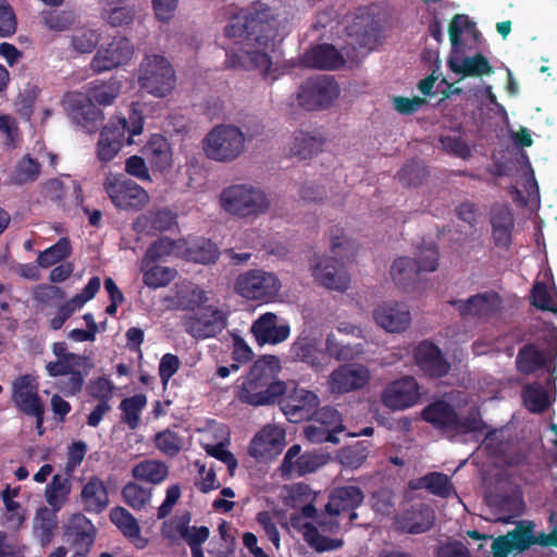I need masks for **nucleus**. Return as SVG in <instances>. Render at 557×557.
<instances>
[{"mask_svg":"<svg viewBox=\"0 0 557 557\" xmlns=\"http://www.w3.org/2000/svg\"><path fill=\"white\" fill-rule=\"evenodd\" d=\"M284 436L274 428L265 426L255 435L249 446V454L257 458H265L271 451L282 445Z\"/></svg>","mask_w":557,"mask_h":557,"instance_id":"43","label":"nucleus"},{"mask_svg":"<svg viewBox=\"0 0 557 557\" xmlns=\"http://www.w3.org/2000/svg\"><path fill=\"white\" fill-rule=\"evenodd\" d=\"M141 150L153 170L163 172L170 168L172 162L171 148L164 136L153 134Z\"/></svg>","mask_w":557,"mask_h":557,"instance_id":"34","label":"nucleus"},{"mask_svg":"<svg viewBox=\"0 0 557 557\" xmlns=\"http://www.w3.org/2000/svg\"><path fill=\"white\" fill-rule=\"evenodd\" d=\"M369 379L370 372L366 367L343 364L331 373L329 386L333 393H349L362 388Z\"/></svg>","mask_w":557,"mask_h":557,"instance_id":"23","label":"nucleus"},{"mask_svg":"<svg viewBox=\"0 0 557 557\" xmlns=\"http://www.w3.org/2000/svg\"><path fill=\"white\" fill-rule=\"evenodd\" d=\"M111 522L128 537H139V524L136 518L125 508L116 506L110 511Z\"/></svg>","mask_w":557,"mask_h":557,"instance_id":"53","label":"nucleus"},{"mask_svg":"<svg viewBox=\"0 0 557 557\" xmlns=\"http://www.w3.org/2000/svg\"><path fill=\"white\" fill-rule=\"evenodd\" d=\"M534 524L532 521H521L507 532L508 539L516 553H523L534 545Z\"/></svg>","mask_w":557,"mask_h":557,"instance_id":"52","label":"nucleus"},{"mask_svg":"<svg viewBox=\"0 0 557 557\" xmlns=\"http://www.w3.org/2000/svg\"><path fill=\"white\" fill-rule=\"evenodd\" d=\"M245 147V136L233 125L215 126L205 138V151L208 158L231 162L239 157Z\"/></svg>","mask_w":557,"mask_h":557,"instance_id":"6","label":"nucleus"},{"mask_svg":"<svg viewBox=\"0 0 557 557\" xmlns=\"http://www.w3.org/2000/svg\"><path fill=\"white\" fill-rule=\"evenodd\" d=\"M377 325L391 333L405 331L411 321L410 311L403 304H383L373 311Z\"/></svg>","mask_w":557,"mask_h":557,"instance_id":"26","label":"nucleus"},{"mask_svg":"<svg viewBox=\"0 0 557 557\" xmlns=\"http://www.w3.org/2000/svg\"><path fill=\"white\" fill-rule=\"evenodd\" d=\"M546 358L534 344H527L518 351L516 363L522 374H531L545 366Z\"/></svg>","mask_w":557,"mask_h":557,"instance_id":"46","label":"nucleus"},{"mask_svg":"<svg viewBox=\"0 0 557 557\" xmlns=\"http://www.w3.org/2000/svg\"><path fill=\"white\" fill-rule=\"evenodd\" d=\"M277 400L287 420L293 423L309 419L320 403L317 394L304 388H294L290 394L280 396Z\"/></svg>","mask_w":557,"mask_h":557,"instance_id":"17","label":"nucleus"},{"mask_svg":"<svg viewBox=\"0 0 557 557\" xmlns=\"http://www.w3.org/2000/svg\"><path fill=\"white\" fill-rule=\"evenodd\" d=\"M64 535L75 549V556L84 557L95 543L97 529L83 513H76L69 520Z\"/></svg>","mask_w":557,"mask_h":557,"instance_id":"20","label":"nucleus"},{"mask_svg":"<svg viewBox=\"0 0 557 557\" xmlns=\"http://www.w3.org/2000/svg\"><path fill=\"white\" fill-rule=\"evenodd\" d=\"M339 95V87L330 75L307 78L297 92L298 104L308 111L324 110L332 106Z\"/></svg>","mask_w":557,"mask_h":557,"instance_id":"8","label":"nucleus"},{"mask_svg":"<svg viewBox=\"0 0 557 557\" xmlns=\"http://www.w3.org/2000/svg\"><path fill=\"white\" fill-rule=\"evenodd\" d=\"M531 304L542 310L557 313V304L547 285L543 281H535L531 289Z\"/></svg>","mask_w":557,"mask_h":557,"instance_id":"57","label":"nucleus"},{"mask_svg":"<svg viewBox=\"0 0 557 557\" xmlns=\"http://www.w3.org/2000/svg\"><path fill=\"white\" fill-rule=\"evenodd\" d=\"M145 227L156 232H166L178 227L177 213L169 208L150 210L145 214Z\"/></svg>","mask_w":557,"mask_h":557,"instance_id":"48","label":"nucleus"},{"mask_svg":"<svg viewBox=\"0 0 557 557\" xmlns=\"http://www.w3.org/2000/svg\"><path fill=\"white\" fill-rule=\"evenodd\" d=\"M380 33L377 22L370 15L357 16L349 27V35L356 36L358 45L370 50L377 44Z\"/></svg>","mask_w":557,"mask_h":557,"instance_id":"39","label":"nucleus"},{"mask_svg":"<svg viewBox=\"0 0 557 557\" xmlns=\"http://www.w3.org/2000/svg\"><path fill=\"white\" fill-rule=\"evenodd\" d=\"M72 253L71 240L67 237H61L52 246L37 256V263L42 269H48L70 257Z\"/></svg>","mask_w":557,"mask_h":557,"instance_id":"47","label":"nucleus"},{"mask_svg":"<svg viewBox=\"0 0 557 557\" xmlns=\"http://www.w3.org/2000/svg\"><path fill=\"white\" fill-rule=\"evenodd\" d=\"M88 358L83 355H67L65 358L49 361L46 371L49 376H67L62 382L63 391L67 395L78 394L84 386L85 376L88 374Z\"/></svg>","mask_w":557,"mask_h":557,"instance_id":"12","label":"nucleus"},{"mask_svg":"<svg viewBox=\"0 0 557 557\" xmlns=\"http://www.w3.org/2000/svg\"><path fill=\"white\" fill-rule=\"evenodd\" d=\"M435 521L434 510L424 503L410 506L395 519L398 530L409 534H421L429 531Z\"/></svg>","mask_w":557,"mask_h":557,"instance_id":"24","label":"nucleus"},{"mask_svg":"<svg viewBox=\"0 0 557 557\" xmlns=\"http://www.w3.org/2000/svg\"><path fill=\"white\" fill-rule=\"evenodd\" d=\"M227 311L213 305H202L183 319L185 332L196 339L216 337L227 326Z\"/></svg>","mask_w":557,"mask_h":557,"instance_id":"7","label":"nucleus"},{"mask_svg":"<svg viewBox=\"0 0 557 557\" xmlns=\"http://www.w3.org/2000/svg\"><path fill=\"white\" fill-rule=\"evenodd\" d=\"M221 208L240 219H255L270 208L267 194L250 184H235L225 187L220 194Z\"/></svg>","mask_w":557,"mask_h":557,"instance_id":"4","label":"nucleus"},{"mask_svg":"<svg viewBox=\"0 0 557 557\" xmlns=\"http://www.w3.org/2000/svg\"><path fill=\"white\" fill-rule=\"evenodd\" d=\"M372 508L383 516H391L395 511V494L391 488L382 487L372 494Z\"/></svg>","mask_w":557,"mask_h":557,"instance_id":"60","label":"nucleus"},{"mask_svg":"<svg viewBox=\"0 0 557 557\" xmlns=\"http://www.w3.org/2000/svg\"><path fill=\"white\" fill-rule=\"evenodd\" d=\"M77 22V15L73 11H50L42 15L44 25L52 32H65Z\"/></svg>","mask_w":557,"mask_h":557,"instance_id":"56","label":"nucleus"},{"mask_svg":"<svg viewBox=\"0 0 557 557\" xmlns=\"http://www.w3.org/2000/svg\"><path fill=\"white\" fill-rule=\"evenodd\" d=\"M81 499L86 512H103L110 503L104 482L99 476L91 475L82 487Z\"/></svg>","mask_w":557,"mask_h":557,"instance_id":"28","label":"nucleus"},{"mask_svg":"<svg viewBox=\"0 0 557 557\" xmlns=\"http://www.w3.org/2000/svg\"><path fill=\"white\" fill-rule=\"evenodd\" d=\"M101 17L113 27H122L133 22L134 8L127 0H101Z\"/></svg>","mask_w":557,"mask_h":557,"instance_id":"35","label":"nucleus"},{"mask_svg":"<svg viewBox=\"0 0 557 557\" xmlns=\"http://www.w3.org/2000/svg\"><path fill=\"white\" fill-rule=\"evenodd\" d=\"M486 428L485 422L481 418L479 411H471L466 417L461 418L457 413V424L455 425L454 433L467 434L474 432H482Z\"/></svg>","mask_w":557,"mask_h":557,"instance_id":"63","label":"nucleus"},{"mask_svg":"<svg viewBox=\"0 0 557 557\" xmlns=\"http://www.w3.org/2000/svg\"><path fill=\"white\" fill-rule=\"evenodd\" d=\"M438 249L434 244L421 247L417 257L413 259L419 273L434 272L438 267Z\"/></svg>","mask_w":557,"mask_h":557,"instance_id":"61","label":"nucleus"},{"mask_svg":"<svg viewBox=\"0 0 557 557\" xmlns=\"http://www.w3.org/2000/svg\"><path fill=\"white\" fill-rule=\"evenodd\" d=\"M72 475L54 474L51 481L46 485L45 498L47 504L53 509L59 511L67 503L72 491Z\"/></svg>","mask_w":557,"mask_h":557,"instance_id":"38","label":"nucleus"},{"mask_svg":"<svg viewBox=\"0 0 557 557\" xmlns=\"http://www.w3.org/2000/svg\"><path fill=\"white\" fill-rule=\"evenodd\" d=\"M522 398L525 408L532 413H543L550 406L547 391L537 383L524 386Z\"/></svg>","mask_w":557,"mask_h":557,"instance_id":"50","label":"nucleus"},{"mask_svg":"<svg viewBox=\"0 0 557 557\" xmlns=\"http://www.w3.org/2000/svg\"><path fill=\"white\" fill-rule=\"evenodd\" d=\"M169 468L163 461L144 460L141 461V481L159 484L165 480Z\"/></svg>","mask_w":557,"mask_h":557,"instance_id":"59","label":"nucleus"},{"mask_svg":"<svg viewBox=\"0 0 557 557\" xmlns=\"http://www.w3.org/2000/svg\"><path fill=\"white\" fill-rule=\"evenodd\" d=\"M141 267L143 272V281L144 283L152 288H159L166 286L170 284L175 276L177 275V271L174 268L162 267V265H151L146 267L143 263Z\"/></svg>","mask_w":557,"mask_h":557,"instance_id":"51","label":"nucleus"},{"mask_svg":"<svg viewBox=\"0 0 557 557\" xmlns=\"http://www.w3.org/2000/svg\"><path fill=\"white\" fill-rule=\"evenodd\" d=\"M121 92V83L115 78L94 81L89 84L86 99L95 104L111 106Z\"/></svg>","mask_w":557,"mask_h":557,"instance_id":"42","label":"nucleus"},{"mask_svg":"<svg viewBox=\"0 0 557 557\" xmlns=\"http://www.w3.org/2000/svg\"><path fill=\"white\" fill-rule=\"evenodd\" d=\"M224 35L253 49H240L239 52H226L228 67L258 70L263 75L269 74L272 60L265 49L275 36L274 21L270 9L247 10L231 18L225 26Z\"/></svg>","mask_w":557,"mask_h":557,"instance_id":"1","label":"nucleus"},{"mask_svg":"<svg viewBox=\"0 0 557 557\" xmlns=\"http://www.w3.org/2000/svg\"><path fill=\"white\" fill-rule=\"evenodd\" d=\"M419 271L416 261L408 257H399L391 267V275L395 284L403 289H408L418 281Z\"/></svg>","mask_w":557,"mask_h":557,"instance_id":"44","label":"nucleus"},{"mask_svg":"<svg viewBox=\"0 0 557 557\" xmlns=\"http://www.w3.org/2000/svg\"><path fill=\"white\" fill-rule=\"evenodd\" d=\"M176 85V75L172 64L163 55H147L141 73V89L154 97L163 98Z\"/></svg>","mask_w":557,"mask_h":557,"instance_id":"9","label":"nucleus"},{"mask_svg":"<svg viewBox=\"0 0 557 557\" xmlns=\"http://www.w3.org/2000/svg\"><path fill=\"white\" fill-rule=\"evenodd\" d=\"M364 494L359 486L345 485L332 490L329 500L324 506V518H329L331 522L341 524L339 519L347 516L350 527L358 519L357 509L362 505Z\"/></svg>","mask_w":557,"mask_h":557,"instance_id":"10","label":"nucleus"},{"mask_svg":"<svg viewBox=\"0 0 557 557\" xmlns=\"http://www.w3.org/2000/svg\"><path fill=\"white\" fill-rule=\"evenodd\" d=\"M100 35L91 28H75L71 36V47L78 53H90L97 47Z\"/></svg>","mask_w":557,"mask_h":557,"instance_id":"55","label":"nucleus"},{"mask_svg":"<svg viewBox=\"0 0 557 557\" xmlns=\"http://www.w3.org/2000/svg\"><path fill=\"white\" fill-rule=\"evenodd\" d=\"M207 300L206 292L190 282L175 284L172 293L163 298L166 309L190 311L191 313Z\"/></svg>","mask_w":557,"mask_h":557,"instance_id":"21","label":"nucleus"},{"mask_svg":"<svg viewBox=\"0 0 557 557\" xmlns=\"http://www.w3.org/2000/svg\"><path fill=\"white\" fill-rule=\"evenodd\" d=\"M104 190L116 208L126 211H137L139 208V186L126 175L107 178Z\"/></svg>","mask_w":557,"mask_h":557,"instance_id":"19","label":"nucleus"},{"mask_svg":"<svg viewBox=\"0 0 557 557\" xmlns=\"http://www.w3.org/2000/svg\"><path fill=\"white\" fill-rule=\"evenodd\" d=\"M38 388V381L30 374L20 375L13 381L12 401L20 412L26 416L45 407Z\"/></svg>","mask_w":557,"mask_h":557,"instance_id":"18","label":"nucleus"},{"mask_svg":"<svg viewBox=\"0 0 557 557\" xmlns=\"http://www.w3.org/2000/svg\"><path fill=\"white\" fill-rule=\"evenodd\" d=\"M181 258L195 263L210 264L219 258V249L214 243L205 237L193 240L185 239V247L181 250Z\"/></svg>","mask_w":557,"mask_h":557,"instance_id":"32","label":"nucleus"},{"mask_svg":"<svg viewBox=\"0 0 557 557\" xmlns=\"http://www.w3.org/2000/svg\"><path fill=\"white\" fill-rule=\"evenodd\" d=\"M66 114L87 133H95L104 119V114L95 103L78 92H66L62 98Z\"/></svg>","mask_w":557,"mask_h":557,"instance_id":"13","label":"nucleus"},{"mask_svg":"<svg viewBox=\"0 0 557 557\" xmlns=\"http://www.w3.org/2000/svg\"><path fill=\"white\" fill-rule=\"evenodd\" d=\"M304 61L308 66L321 70H336L345 63L343 55L329 44L311 48L305 54Z\"/></svg>","mask_w":557,"mask_h":557,"instance_id":"33","label":"nucleus"},{"mask_svg":"<svg viewBox=\"0 0 557 557\" xmlns=\"http://www.w3.org/2000/svg\"><path fill=\"white\" fill-rule=\"evenodd\" d=\"M420 399V387L413 376H403L388 383L381 394V403L391 410H404Z\"/></svg>","mask_w":557,"mask_h":557,"instance_id":"15","label":"nucleus"},{"mask_svg":"<svg viewBox=\"0 0 557 557\" xmlns=\"http://www.w3.org/2000/svg\"><path fill=\"white\" fill-rule=\"evenodd\" d=\"M40 195L45 200L58 203L65 209V198L71 189L72 203L75 207L82 206L84 202V193L79 182L71 181V186L60 178H49L40 184Z\"/></svg>","mask_w":557,"mask_h":557,"instance_id":"27","label":"nucleus"},{"mask_svg":"<svg viewBox=\"0 0 557 557\" xmlns=\"http://www.w3.org/2000/svg\"><path fill=\"white\" fill-rule=\"evenodd\" d=\"M133 53V46L126 37H113L108 45L98 48L89 67L95 74L112 71L127 63Z\"/></svg>","mask_w":557,"mask_h":557,"instance_id":"14","label":"nucleus"},{"mask_svg":"<svg viewBox=\"0 0 557 557\" xmlns=\"http://www.w3.org/2000/svg\"><path fill=\"white\" fill-rule=\"evenodd\" d=\"M447 65L451 72L461 75V77L484 76L494 73V67L482 53L462 58L450 57Z\"/></svg>","mask_w":557,"mask_h":557,"instance_id":"29","label":"nucleus"},{"mask_svg":"<svg viewBox=\"0 0 557 557\" xmlns=\"http://www.w3.org/2000/svg\"><path fill=\"white\" fill-rule=\"evenodd\" d=\"M324 141V137L319 133L297 131L294 133L290 151L300 160H306L321 151Z\"/></svg>","mask_w":557,"mask_h":557,"instance_id":"41","label":"nucleus"},{"mask_svg":"<svg viewBox=\"0 0 557 557\" xmlns=\"http://www.w3.org/2000/svg\"><path fill=\"white\" fill-rule=\"evenodd\" d=\"M139 135V122L132 119L128 124L125 116H112L100 132L97 144V156L102 162L115 158L124 145H132L133 137Z\"/></svg>","mask_w":557,"mask_h":557,"instance_id":"5","label":"nucleus"},{"mask_svg":"<svg viewBox=\"0 0 557 557\" xmlns=\"http://www.w3.org/2000/svg\"><path fill=\"white\" fill-rule=\"evenodd\" d=\"M304 540L318 553L335 550L344 545V541L341 539H331L320 534L318 528L310 522L304 524Z\"/></svg>","mask_w":557,"mask_h":557,"instance_id":"49","label":"nucleus"},{"mask_svg":"<svg viewBox=\"0 0 557 557\" xmlns=\"http://www.w3.org/2000/svg\"><path fill=\"white\" fill-rule=\"evenodd\" d=\"M422 419L437 430L454 433L457 424V411L450 404L436 400L423 409Z\"/></svg>","mask_w":557,"mask_h":557,"instance_id":"30","label":"nucleus"},{"mask_svg":"<svg viewBox=\"0 0 557 557\" xmlns=\"http://www.w3.org/2000/svg\"><path fill=\"white\" fill-rule=\"evenodd\" d=\"M184 247L185 238L172 239L168 236H161L147 248L141 263L148 267L149 263L164 260L171 256L181 258V250Z\"/></svg>","mask_w":557,"mask_h":557,"instance_id":"36","label":"nucleus"},{"mask_svg":"<svg viewBox=\"0 0 557 557\" xmlns=\"http://www.w3.org/2000/svg\"><path fill=\"white\" fill-rule=\"evenodd\" d=\"M428 176L426 166L419 160L408 161L397 173L399 182L407 187H417Z\"/></svg>","mask_w":557,"mask_h":557,"instance_id":"54","label":"nucleus"},{"mask_svg":"<svg viewBox=\"0 0 557 557\" xmlns=\"http://www.w3.org/2000/svg\"><path fill=\"white\" fill-rule=\"evenodd\" d=\"M355 242L344 238L343 230L336 227L331 235V252L333 257H323L313 267L312 275L322 286L337 292H345L350 283V276L345 262L357 252Z\"/></svg>","mask_w":557,"mask_h":557,"instance_id":"2","label":"nucleus"},{"mask_svg":"<svg viewBox=\"0 0 557 557\" xmlns=\"http://www.w3.org/2000/svg\"><path fill=\"white\" fill-rule=\"evenodd\" d=\"M369 456V444L367 442H358L352 446H348L342 450V462L350 468L360 467Z\"/></svg>","mask_w":557,"mask_h":557,"instance_id":"58","label":"nucleus"},{"mask_svg":"<svg viewBox=\"0 0 557 557\" xmlns=\"http://www.w3.org/2000/svg\"><path fill=\"white\" fill-rule=\"evenodd\" d=\"M325 350L330 357L338 361L351 360L356 355V350L352 346L338 342L334 334L327 335L325 341Z\"/></svg>","mask_w":557,"mask_h":557,"instance_id":"62","label":"nucleus"},{"mask_svg":"<svg viewBox=\"0 0 557 557\" xmlns=\"http://www.w3.org/2000/svg\"><path fill=\"white\" fill-rule=\"evenodd\" d=\"M449 304L457 309L463 319L475 318L487 321L502 308V297L493 290L475 294L466 300H450Z\"/></svg>","mask_w":557,"mask_h":557,"instance_id":"16","label":"nucleus"},{"mask_svg":"<svg viewBox=\"0 0 557 557\" xmlns=\"http://www.w3.org/2000/svg\"><path fill=\"white\" fill-rule=\"evenodd\" d=\"M273 312L261 314L251 325V333L259 345H276L286 341L290 334L288 324H277Z\"/></svg>","mask_w":557,"mask_h":557,"instance_id":"25","label":"nucleus"},{"mask_svg":"<svg viewBox=\"0 0 557 557\" xmlns=\"http://www.w3.org/2000/svg\"><path fill=\"white\" fill-rule=\"evenodd\" d=\"M280 288V280L263 270H249L238 275L234 284L235 292L250 300L270 301Z\"/></svg>","mask_w":557,"mask_h":557,"instance_id":"11","label":"nucleus"},{"mask_svg":"<svg viewBox=\"0 0 557 557\" xmlns=\"http://www.w3.org/2000/svg\"><path fill=\"white\" fill-rule=\"evenodd\" d=\"M40 173V162L29 153H26L16 162L14 170L11 173V182L14 185L23 186L37 181Z\"/></svg>","mask_w":557,"mask_h":557,"instance_id":"45","label":"nucleus"},{"mask_svg":"<svg viewBox=\"0 0 557 557\" xmlns=\"http://www.w3.org/2000/svg\"><path fill=\"white\" fill-rule=\"evenodd\" d=\"M409 485L412 490L425 488L431 494L442 498H447L455 492L450 478L436 471L429 472L417 481H411Z\"/></svg>","mask_w":557,"mask_h":557,"instance_id":"40","label":"nucleus"},{"mask_svg":"<svg viewBox=\"0 0 557 557\" xmlns=\"http://www.w3.org/2000/svg\"><path fill=\"white\" fill-rule=\"evenodd\" d=\"M492 237L496 247L508 249L512 242L515 218L508 207L494 209L491 218Z\"/></svg>","mask_w":557,"mask_h":557,"instance_id":"31","label":"nucleus"},{"mask_svg":"<svg viewBox=\"0 0 557 557\" xmlns=\"http://www.w3.org/2000/svg\"><path fill=\"white\" fill-rule=\"evenodd\" d=\"M292 354L296 360L317 370L322 369L326 361L325 352L319 349L315 339L310 337H298L292 345Z\"/></svg>","mask_w":557,"mask_h":557,"instance_id":"37","label":"nucleus"},{"mask_svg":"<svg viewBox=\"0 0 557 557\" xmlns=\"http://www.w3.org/2000/svg\"><path fill=\"white\" fill-rule=\"evenodd\" d=\"M417 366L429 377L440 379L448 374L450 363L442 350L433 343L423 341L414 349Z\"/></svg>","mask_w":557,"mask_h":557,"instance_id":"22","label":"nucleus"},{"mask_svg":"<svg viewBox=\"0 0 557 557\" xmlns=\"http://www.w3.org/2000/svg\"><path fill=\"white\" fill-rule=\"evenodd\" d=\"M474 24L469 20L468 15L456 14L448 26V35L451 48L457 50L461 46V35L465 29L473 27Z\"/></svg>","mask_w":557,"mask_h":557,"instance_id":"64","label":"nucleus"},{"mask_svg":"<svg viewBox=\"0 0 557 557\" xmlns=\"http://www.w3.org/2000/svg\"><path fill=\"white\" fill-rule=\"evenodd\" d=\"M285 383L274 381L263 359L256 361L243 377L236 398L242 404L260 407L274 404L280 396L285 395Z\"/></svg>","mask_w":557,"mask_h":557,"instance_id":"3","label":"nucleus"}]
</instances>
